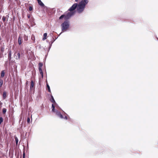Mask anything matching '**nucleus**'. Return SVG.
Here are the masks:
<instances>
[{
	"mask_svg": "<svg viewBox=\"0 0 158 158\" xmlns=\"http://www.w3.org/2000/svg\"><path fill=\"white\" fill-rule=\"evenodd\" d=\"M34 20V18L32 17H31V18L30 19L29 21L31 23H32V22H33Z\"/></svg>",
	"mask_w": 158,
	"mask_h": 158,
	"instance_id": "nucleus-21",
	"label": "nucleus"
},
{
	"mask_svg": "<svg viewBox=\"0 0 158 158\" xmlns=\"http://www.w3.org/2000/svg\"><path fill=\"white\" fill-rule=\"evenodd\" d=\"M77 3H74L73 4L68 10L70 12H68L66 14H64L61 15L60 17L59 18V19H61L63 18H64L65 20L69 19L74 14V12H73V11L77 8Z\"/></svg>",
	"mask_w": 158,
	"mask_h": 158,
	"instance_id": "nucleus-1",
	"label": "nucleus"
},
{
	"mask_svg": "<svg viewBox=\"0 0 158 158\" xmlns=\"http://www.w3.org/2000/svg\"><path fill=\"white\" fill-rule=\"evenodd\" d=\"M18 41L19 45H20L22 43V38L20 36L19 37Z\"/></svg>",
	"mask_w": 158,
	"mask_h": 158,
	"instance_id": "nucleus-9",
	"label": "nucleus"
},
{
	"mask_svg": "<svg viewBox=\"0 0 158 158\" xmlns=\"http://www.w3.org/2000/svg\"><path fill=\"white\" fill-rule=\"evenodd\" d=\"M3 119L2 117H0V124H1L2 122L3 121Z\"/></svg>",
	"mask_w": 158,
	"mask_h": 158,
	"instance_id": "nucleus-22",
	"label": "nucleus"
},
{
	"mask_svg": "<svg viewBox=\"0 0 158 158\" xmlns=\"http://www.w3.org/2000/svg\"><path fill=\"white\" fill-rule=\"evenodd\" d=\"M88 2V0H82L78 5L77 4V10L78 13H80L83 12Z\"/></svg>",
	"mask_w": 158,
	"mask_h": 158,
	"instance_id": "nucleus-2",
	"label": "nucleus"
},
{
	"mask_svg": "<svg viewBox=\"0 0 158 158\" xmlns=\"http://www.w3.org/2000/svg\"><path fill=\"white\" fill-rule=\"evenodd\" d=\"M3 81L2 79H0V88H1L3 84Z\"/></svg>",
	"mask_w": 158,
	"mask_h": 158,
	"instance_id": "nucleus-11",
	"label": "nucleus"
},
{
	"mask_svg": "<svg viewBox=\"0 0 158 158\" xmlns=\"http://www.w3.org/2000/svg\"><path fill=\"white\" fill-rule=\"evenodd\" d=\"M27 16L28 19L31 18H30L31 17V15H30V14H27Z\"/></svg>",
	"mask_w": 158,
	"mask_h": 158,
	"instance_id": "nucleus-25",
	"label": "nucleus"
},
{
	"mask_svg": "<svg viewBox=\"0 0 158 158\" xmlns=\"http://www.w3.org/2000/svg\"><path fill=\"white\" fill-rule=\"evenodd\" d=\"M56 114L59 116L60 118H63V116L62 114H61L60 112L58 111L57 110L56 111Z\"/></svg>",
	"mask_w": 158,
	"mask_h": 158,
	"instance_id": "nucleus-5",
	"label": "nucleus"
},
{
	"mask_svg": "<svg viewBox=\"0 0 158 158\" xmlns=\"http://www.w3.org/2000/svg\"><path fill=\"white\" fill-rule=\"evenodd\" d=\"M15 1H17V0H15Z\"/></svg>",
	"mask_w": 158,
	"mask_h": 158,
	"instance_id": "nucleus-34",
	"label": "nucleus"
},
{
	"mask_svg": "<svg viewBox=\"0 0 158 158\" xmlns=\"http://www.w3.org/2000/svg\"><path fill=\"white\" fill-rule=\"evenodd\" d=\"M47 87L48 92H51V90L50 89V86L48 83L47 84Z\"/></svg>",
	"mask_w": 158,
	"mask_h": 158,
	"instance_id": "nucleus-18",
	"label": "nucleus"
},
{
	"mask_svg": "<svg viewBox=\"0 0 158 158\" xmlns=\"http://www.w3.org/2000/svg\"><path fill=\"white\" fill-rule=\"evenodd\" d=\"M12 52L11 50H9L8 54V59L9 61H10L11 59Z\"/></svg>",
	"mask_w": 158,
	"mask_h": 158,
	"instance_id": "nucleus-6",
	"label": "nucleus"
},
{
	"mask_svg": "<svg viewBox=\"0 0 158 158\" xmlns=\"http://www.w3.org/2000/svg\"><path fill=\"white\" fill-rule=\"evenodd\" d=\"M6 17H7V18H9V15H6Z\"/></svg>",
	"mask_w": 158,
	"mask_h": 158,
	"instance_id": "nucleus-30",
	"label": "nucleus"
},
{
	"mask_svg": "<svg viewBox=\"0 0 158 158\" xmlns=\"http://www.w3.org/2000/svg\"><path fill=\"white\" fill-rule=\"evenodd\" d=\"M17 56L16 57V59L17 60L19 59L20 58V54L19 53H18L17 54Z\"/></svg>",
	"mask_w": 158,
	"mask_h": 158,
	"instance_id": "nucleus-14",
	"label": "nucleus"
},
{
	"mask_svg": "<svg viewBox=\"0 0 158 158\" xmlns=\"http://www.w3.org/2000/svg\"><path fill=\"white\" fill-rule=\"evenodd\" d=\"M47 33H45L44 34V37L43 38V40H45L46 39V37L47 36Z\"/></svg>",
	"mask_w": 158,
	"mask_h": 158,
	"instance_id": "nucleus-15",
	"label": "nucleus"
},
{
	"mask_svg": "<svg viewBox=\"0 0 158 158\" xmlns=\"http://www.w3.org/2000/svg\"><path fill=\"white\" fill-rule=\"evenodd\" d=\"M15 141H16V145H17L18 141H19L17 137L16 136H15Z\"/></svg>",
	"mask_w": 158,
	"mask_h": 158,
	"instance_id": "nucleus-19",
	"label": "nucleus"
},
{
	"mask_svg": "<svg viewBox=\"0 0 158 158\" xmlns=\"http://www.w3.org/2000/svg\"><path fill=\"white\" fill-rule=\"evenodd\" d=\"M52 112H55V107L54 105L53 104H52Z\"/></svg>",
	"mask_w": 158,
	"mask_h": 158,
	"instance_id": "nucleus-17",
	"label": "nucleus"
},
{
	"mask_svg": "<svg viewBox=\"0 0 158 158\" xmlns=\"http://www.w3.org/2000/svg\"><path fill=\"white\" fill-rule=\"evenodd\" d=\"M25 153L24 152H23V158H25Z\"/></svg>",
	"mask_w": 158,
	"mask_h": 158,
	"instance_id": "nucleus-26",
	"label": "nucleus"
},
{
	"mask_svg": "<svg viewBox=\"0 0 158 158\" xmlns=\"http://www.w3.org/2000/svg\"><path fill=\"white\" fill-rule=\"evenodd\" d=\"M4 49L3 48H1V51L3 52L4 51Z\"/></svg>",
	"mask_w": 158,
	"mask_h": 158,
	"instance_id": "nucleus-28",
	"label": "nucleus"
},
{
	"mask_svg": "<svg viewBox=\"0 0 158 158\" xmlns=\"http://www.w3.org/2000/svg\"><path fill=\"white\" fill-rule=\"evenodd\" d=\"M6 17L4 16H3L2 17V20L3 21V22H5V21L6 20Z\"/></svg>",
	"mask_w": 158,
	"mask_h": 158,
	"instance_id": "nucleus-24",
	"label": "nucleus"
},
{
	"mask_svg": "<svg viewBox=\"0 0 158 158\" xmlns=\"http://www.w3.org/2000/svg\"><path fill=\"white\" fill-rule=\"evenodd\" d=\"M27 122L28 123H29L30 121V119L29 118H28L27 120Z\"/></svg>",
	"mask_w": 158,
	"mask_h": 158,
	"instance_id": "nucleus-27",
	"label": "nucleus"
},
{
	"mask_svg": "<svg viewBox=\"0 0 158 158\" xmlns=\"http://www.w3.org/2000/svg\"><path fill=\"white\" fill-rule=\"evenodd\" d=\"M28 83V81H27V83Z\"/></svg>",
	"mask_w": 158,
	"mask_h": 158,
	"instance_id": "nucleus-32",
	"label": "nucleus"
},
{
	"mask_svg": "<svg viewBox=\"0 0 158 158\" xmlns=\"http://www.w3.org/2000/svg\"><path fill=\"white\" fill-rule=\"evenodd\" d=\"M34 85V82L32 80L31 82V84L30 85V88L31 89L33 87Z\"/></svg>",
	"mask_w": 158,
	"mask_h": 158,
	"instance_id": "nucleus-10",
	"label": "nucleus"
},
{
	"mask_svg": "<svg viewBox=\"0 0 158 158\" xmlns=\"http://www.w3.org/2000/svg\"><path fill=\"white\" fill-rule=\"evenodd\" d=\"M5 76V72L4 70H2L1 72V77H3Z\"/></svg>",
	"mask_w": 158,
	"mask_h": 158,
	"instance_id": "nucleus-16",
	"label": "nucleus"
},
{
	"mask_svg": "<svg viewBox=\"0 0 158 158\" xmlns=\"http://www.w3.org/2000/svg\"><path fill=\"white\" fill-rule=\"evenodd\" d=\"M79 0H75V2H77Z\"/></svg>",
	"mask_w": 158,
	"mask_h": 158,
	"instance_id": "nucleus-31",
	"label": "nucleus"
},
{
	"mask_svg": "<svg viewBox=\"0 0 158 158\" xmlns=\"http://www.w3.org/2000/svg\"><path fill=\"white\" fill-rule=\"evenodd\" d=\"M7 96V93L6 91H4L3 92L2 94V98L3 99H5Z\"/></svg>",
	"mask_w": 158,
	"mask_h": 158,
	"instance_id": "nucleus-8",
	"label": "nucleus"
},
{
	"mask_svg": "<svg viewBox=\"0 0 158 158\" xmlns=\"http://www.w3.org/2000/svg\"><path fill=\"white\" fill-rule=\"evenodd\" d=\"M23 39L25 41H27L28 40V37L24 35L23 36Z\"/></svg>",
	"mask_w": 158,
	"mask_h": 158,
	"instance_id": "nucleus-12",
	"label": "nucleus"
},
{
	"mask_svg": "<svg viewBox=\"0 0 158 158\" xmlns=\"http://www.w3.org/2000/svg\"><path fill=\"white\" fill-rule=\"evenodd\" d=\"M39 65V69L40 73L41 74L42 77L43 76V72L42 70V67L43 65V63H40L38 64Z\"/></svg>",
	"mask_w": 158,
	"mask_h": 158,
	"instance_id": "nucleus-4",
	"label": "nucleus"
},
{
	"mask_svg": "<svg viewBox=\"0 0 158 158\" xmlns=\"http://www.w3.org/2000/svg\"><path fill=\"white\" fill-rule=\"evenodd\" d=\"M3 114H5L6 111V108H3L2 110Z\"/></svg>",
	"mask_w": 158,
	"mask_h": 158,
	"instance_id": "nucleus-20",
	"label": "nucleus"
},
{
	"mask_svg": "<svg viewBox=\"0 0 158 158\" xmlns=\"http://www.w3.org/2000/svg\"><path fill=\"white\" fill-rule=\"evenodd\" d=\"M28 9H29V10L30 11H31L32 10H33V8L32 6H29V8H28Z\"/></svg>",
	"mask_w": 158,
	"mask_h": 158,
	"instance_id": "nucleus-23",
	"label": "nucleus"
},
{
	"mask_svg": "<svg viewBox=\"0 0 158 158\" xmlns=\"http://www.w3.org/2000/svg\"><path fill=\"white\" fill-rule=\"evenodd\" d=\"M66 20L62 23L61 25L62 32L66 31L69 27V21H67V20Z\"/></svg>",
	"mask_w": 158,
	"mask_h": 158,
	"instance_id": "nucleus-3",
	"label": "nucleus"
},
{
	"mask_svg": "<svg viewBox=\"0 0 158 158\" xmlns=\"http://www.w3.org/2000/svg\"><path fill=\"white\" fill-rule=\"evenodd\" d=\"M51 102L52 103H55L56 102H55V100L53 96L52 95L51 96Z\"/></svg>",
	"mask_w": 158,
	"mask_h": 158,
	"instance_id": "nucleus-13",
	"label": "nucleus"
},
{
	"mask_svg": "<svg viewBox=\"0 0 158 158\" xmlns=\"http://www.w3.org/2000/svg\"><path fill=\"white\" fill-rule=\"evenodd\" d=\"M63 118H64V119H65L67 120V119H68V117H67V116H65L64 117H63Z\"/></svg>",
	"mask_w": 158,
	"mask_h": 158,
	"instance_id": "nucleus-29",
	"label": "nucleus"
},
{
	"mask_svg": "<svg viewBox=\"0 0 158 158\" xmlns=\"http://www.w3.org/2000/svg\"><path fill=\"white\" fill-rule=\"evenodd\" d=\"M38 3L39 5L41 6L42 7H44V4L43 3L41 2V0H37Z\"/></svg>",
	"mask_w": 158,
	"mask_h": 158,
	"instance_id": "nucleus-7",
	"label": "nucleus"
},
{
	"mask_svg": "<svg viewBox=\"0 0 158 158\" xmlns=\"http://www.w3.org/2000/svg\"><path fill=\"white\" fill-rule=\"evenodd\" d=\"M17 158H19V157H17Z\"/></svg>",
	"mask_w": 158,
	"mask_h": 158,
	"instance_id": "nucleus-33",
	"label": "nucleus"
}]
</instances>
